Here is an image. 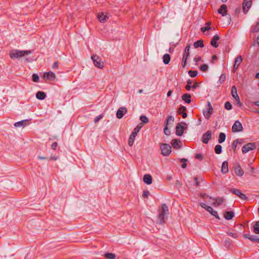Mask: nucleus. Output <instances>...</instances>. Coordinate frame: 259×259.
I'll list each match as a JSON object with an SVG mask.
<instances>
[{"label": "nucleus", "mask_w": 259, "mask_h": 259, "mask_svg": "<svg viewBox=\"0 0 259 259\" xmlns=\"http://www.w3.org/2000/svg\"><path fill=\"white\" fill-rule=\"evenodd\" d=\"M31 53L30 51H20L18 50H13L10 53V57L12 59L18 58L29 54Z\"/></svg>", "instance_id": "1"}, {"label": "nucleus", "mask_w": 259, "mask_h": 259, "mask_svg": "<svg viewBox=\"0 0 259 259\" xmlns=\"http://www.w3.org/2000/svg\"><path fill=\"white\" fill-rule=\"evenodd\" d=\"M186 124L185 122H179L176 127V134L178 136H182L183 134L184 131L186 128Z\"/></svg>", "instance_id": "2"}, {"label": "nucleus", "mask_w": 259, "mask_h": 259, "mask_svg": "<svg viewBox=\"0 0 259 259\" xmlns=\"http://www.w3.org/2000/svg\"><path fill=\"white\" fill-rule=\"evenodd\" d=\"M91 59L93 61L95 66L99 68H102L104 66V62L101 61V59L96 55H93Z\"/></svg>", "instance_id": "3"}, {"label": "nucleus", "mask_w": 259, "mask_h": 259, "mask_svg": "<svg viewBox=\"0 0 259 259\" xmlns=\"http://www.w3.org/2000/svg\"><path fill=\"white\" fill-rule=\"evenodd\" d=\"M255 148L256 144L255 143H248L243 146L242 148V152L243 153H246L249 151L255 149Z\"/></svg>", "instance_id": "4"}, {"label": "nucleus", "mask_w": 259, "mask_h": 259, "mask_svg": "<svg viewBox=\"0 0 259 259\" xmlns=\"http://www.w3.org/2000/svg\"><path fill=\"white\" fill-rule=\"evenodd\" d=\"M213 108L209 102H207V107L205 110L203 111V115L206 119H209L212 114Z\"/></svg>", "instance_id": "5"}, {"label": "nucleus", "mask_w": 259, "mask_h": 259, "mask_svg": "<svg viewBox=\"0 0 259 259\" xmlns=\"http://www.w3.org/2000/svg\"><path fill=\"white\" fill-rule=\"evenodd\" d=\"M243 129L242 124L239 121H236L232 127V131L234 133L242 131Z\"/></svg>", "instance_id": "6"}, {"label": "nucleus", "mask_w": 259, "mask_h": 259, "mask_svg": "<svg viewBox=\"0 0 259 259\" xmlns=\"http://www.w3.org/2000/svg\"><path fill=\"white\" fill-rule=\"evenodd\" d=\"M231 94L232 97L238 101L239 106H241L242 104L239 100V97L237 94V89L235 86H233L231 89Z\"/></svg>", "instance_id": "7"}, {"label": "nucleus", "mask_w": 259, "mask_h": 259, "mask_svg": "<svg viewBox=\"0 0 259 259\" xmlns=\"http://www.w3.org/2000/svg\"><path fill=\"white\" fill-rule=\"evenodd\" d=\"M43 77L45 80H49L50 81H54L56 78V75L52 71L46 72L44 74Z\"/></svg>", "instance_id": "8"}, {"label": "nucleus", "mask_w": 259, "mask_h": 259, "mask_svg": "<svg viewBox=\"0 0 259 259\" xmlns=\"http://www.w3.org/2000/svg\"><path fill=\"white\" fill-rule=\"evenodd\" d=\"M171 152V147L170 145L163 143V155L167 156Z\"/></svg>", "instance_id": "9"}, {"label": "nucleus", "mask_w": 259, "mask_h": 259, "mask_svg": "<svg viewBox=\"0 0 259 259\" xmlns=\"http://www.w3.org/2000/svg\"><path fill=\"white\" fill-rule=\"evenodd\" d=\"M252 0H244L243 3V11L244 13L248 12L249 9L252 5Z\"/></svg>", "instance_id": "10"}, {"label": "nucleus", "mask_w": 259, "mask_h": 259, "mask_svg": "<svg viewBox=\"0 0 259 259\" xmlns=\"http://www.w3.org/2000/svg\"><path fill=\"white\" fill-rule=\"evenodd\" d=\"M211 137V133L210 131H208L206 133H204L202 137V141L205 144H207Z\"/></svg>", "instance_id": "11"}, {"label": "nucleus", "mask_w": 259, "mask_h": 259, "mask_svg": "<svg viewBox=\"0 0 259 259\" xmlns=\"http://www.w3.org/2000/svg\"><path fill=\"white\" fill-rule=\"evenodd\" d=\"M127 112V109L125 107L119 108L116 112V117L117 118L120 119L122 118L124 114Z\"/></svg>", "instance_id": "12"}, {"label": "nucleus", "mask_w": 259, "mask_h": 259, "mask_svg": "<svg viewBox=\"0 0 259 259\" xmlns=\"http://www.w3.org/2000/svg\"><path fill=\"white\" fill-rule=\"evenodd\" d=\"M98 19L101 23L105 22L108 19V14H105L103 13L99 14L97 16Z\"/></svg>", "instance_id": "13"}, {"label": "nucleus", "mask_w": 259, "mask_h": 259, "mask_svg": "<svg viewBox=\"0 0 259 259\" xmlns=\"http://www.w3.org/2000/svg\"><path fill=\"white\" fill-rule=\"evenodd\" d=\"M209 198L214 200L213 205L215 207L220 206L224 201V199L222 197L212 198V197H209Z\"/></svg>", "instance_id": "14"}, {"label": "nucleus", "mask_w": 259, "mask_h": 259, "mask_svg": "<svg viewBox=\"0 0 259 259\" xmlns=\"http://www.w3.org/2000/svg\"><path fill=\"white\" fill-rule=\"evenodd\" d=\"M220 39V36L218 34H215L213 36L210 41V45L214 48H218L219 45L217 41Z\"/></svg>", "instance_id": "15"}, {"label": "nucleus", "mask_w": 259, "mask_h": 259, "mask_svg": "<svg viewBox=\"0 0 259 259\" xmlns=\"http://www.w3.org/2000/svg\"><path fill=\"white\" fill-rule=\"evenodd\" d=\"M242 61V58L241 56H238L235 60L234 64V68H233V71H235L236 69L238 68L240 64Z\"/></svg>", "instance_id": "16"}, {"label": "nucleus", "mask_w": 259, "mask_h": 259, "mask_svg": "<svg viewBox=\"0 0 259 259\" xmlns=\"http://www.w3.org/2000/svg\"><path fill=\"white\" fill-rule=\"evenodd\" d=\"M152 180V177L150 174H145L143 177V181L147 185L151 184Z\"/></svg>", "instance_id": "17"}, {"label": "nucleus", "mask_w": 259, "mask_h": 259, "mask_svg": "<svg viewBox=\"0 0 259 259\" xmlns=\"http://www.w3.org/2000/svg\"><path fill=\"white\" fill-rule=\"evenodd\" d=\"M174 122V117L171 116H168L166 119L165 126L171 127Z\"/></svg>", "instance_id": "18"}, {"label": "nucleus", "mask_w": 259, "mask_h": 259, "mask_svg": "<svg viewBox=\"0 0 259 259\" xmlns=\"http://www.w3.org/2000/svg\"><path fill=\"white\" fill-rule=\"evenodd\" d=\"M171 144L176 149H180L181 147V142L179 140L174 139L171 142Z\"/></svg>", "instance_id": "19"}, {"label": "nucleus", "mask_w": 259, "mask_h": 259, "mask_svg": "<svg viewBox=\"0 0 259 259\" xmlns=\"http://www.w3.org/2000/svg\"><path fill=\"white\" fill-rule=\"evenodd\" d=\"M218 12L219 14H221L222 16H225L227 12L226 5L225 4L222 5L218 9Z\"/></svg>", "instance_id": "20"}, {"label": "nucleus", "mask_w": 259, "mask_h": 259, "mask_svg": "<svg viewBox=\"0 0 259 259\" xmlns=\"http://www.w3.org/2000/svg\"><path fill=\"white\" fill-rule=\"evenodd\" d=\"M234 171L236 175L239 177L242 176L244 174L243 170L239 164L235 166Z\"/></svg>", "instance_id": "21"}, {"label": "nucleus", "mask_w": 259, "mask_h": 259, "mask_svg": "<svg viewBox=\"0 0 259 259\" xmlns=\"http://www.w3.org/2000/svg\"><path fill=\"white\" fill-rule=\"evenodd\" d=\"M244 237L254 242H259V238L255 235L245 234Z\"/></svg>", "instance_id": "22"}, {"label": "nucleus", "mask_w": 259, "mask_h": 259, "mask_svg": "<svg viewBox=\"0 0 259 259\" xmlns=\"http://www.w3.org/2000/svg\"><path fill=\"white\" fill-rule=\"evenodd\" d=\"M186 108L184 106H181L178 110V113L179 114L182 115L183 118H185L187 116V114L186 113Z\"/></svg>", "instance_id": "23"}, {"label": "nucleus", "mask_w": 259, "mask_h": 259, "mask_svg": "<svg viewBox=\"0 0 259 259\" xmlns=\"http://www.w3.org/2000/svg\"><path fill=\"white\" fill-rule=\"evenodd\" d=\"M206 210L209 212L212 215L215 217V218L217 219H220V217L218 214V212L217 211L213 209V208L209 206L208 207H207Z\"/></svg>", "instance_id": "24"}, {"label": "nucleus", "mask_w": 259, "mask_h": 259, "mask_svg": "<svg viewBox=\"0 0 259 259\" xmlns=\"http://www.w3.org/2000/svg\"><path fill=\"white\" fill-rule=\"evenodd\" d=\"M29 120H23L18 122H16L14 124L15 126L16 127H20V126H24L28 124Z\"/></svg>", "instance_id": "25"}, {"label": "nucleus", "mask_w": 259, "mask_h": 259, "mask_svg": "<svg viewBox=\"0 0 259 259\" xmlns=\"http://www.w3.org/2000/svg\"><path fill=\"white\" fill-rule=\"evenodd\" d=\"M234 216V213L232 211H226L224 215V218L227 220H231Z\"/></svg>", "instance_id": "26"}, {"label": "nucleus", "mask_w": 259, "mask_h": 259, "mask_svg": "<svg viewBox=\"0 0 259 259\" xmlns=\"http://www.w3.org/2000/svg\"><path fill=\"white\" fill-rule=\"evenodd\" d=\"M221 171L223 174H226L228 172V163L227 161L223 162Z\"/></svg>", "instance_id": "27"}, {"label": "nucleus", "mask_w": 259, "mask_h": 259, "mask_svg": "<svg viewBox=\"0 0 259 259\" xmlns=\"http://www.w3.org/2000/svg\"><path fill=\"white\" fill-rule=\"evenodd\" d=\"M143 124L142 123L139 124L133 131L131 135H132V137L135 136L136 137L138 133L142 127Z\"/></svg>", "instance_id": "28"}, {"label": "nucleus", "mask_w": 259, "mask_h": 259, "mask_svg": "<svg viewBox=\"0 0 259 259\" xmlns=\"http://www.w3.org/2000/svg\"><path fill=\"white\" fill-rule=\"evenodd\" d=\"M46 97V94L45 93L42 91H38L36 94V98L40 100H44Z\"/></svg>", "instance_id": "29"}, {"label": "nucleus", "mask_w": 259, "mask_h": 259, "mask_svg": "<svg viewBox=\"0 0 259 259\" xmlns=\"http://www.w3.org/2000/svg\"><path fill=\"white\" fill-rule=\"evenodd\" d=\"M191 95L188 94H185L182 97V99L184 101H185V102L187 103H191Z\"/></svg>", "instance_id": "30"}, {"label": "nucleus", "mask_w": 259, "mask_h": 259, "mask_svg": "<svg viewBox=\"0 0 259 259\" xmlns=\"http://www.w3.org/2000/svg\"><path fill=\"white\" fill-rule=\"evenodd\" d=\"M170 60V56L168 54H165L163 56V62L165 64H167L169 63Z\"/></svg>", "instance_id": "31"}, {"label": "nucleus", "mask_w": 259, "mask_h": 259, "mask_svg": "<svg viewBox=\"0 0 259 259\" xmlns=\"http://www.w3.org/2000/svg\"><path fill=\"white\" fill-rule=\"evenodd\" d=\"M194 47L195 48H198L199 47L203 48L204 47V44L202 40H198L195 41L194 43Z\"/></svg>", "instance_id": "32"}, {"label": "nucleus", "mask_w": 259, "mask_h": 259, "mask_svg": "<svg viewBox=\"0 0 259 259\" xmlns=\"http://www.w3.org/2000/svg\"><path fill=\"white\" fill-rule=\"evenodd\" d=\"M190 46L188 45L185 48L184 52L183 53V58H188V56H189V51H190Z\"/></svg>", "instance_id": "33"}, {"label": "nucleus", "mask_w": 259, "mask_h": 259, "mask_svg": "<svg viewBox=\"0 0 259 259\" xmlns=\"http://www.w3.org/2000/svg\"><path fill=\"white\" fill-rule=\"evenodd\" d=\"M168 213V209L167 206L165 204H163V223L164 222L165 215Z\"/></svg>", "instance_id": "34"}, {"label": "nucleus", "mask_w": 259, "mask_h": 259, "mask_svg": "<svg viewBox=\"0 0 259 259\" xmlns=\"http://www.w3.org/2000/svg\"><path fill=\"white\" fill-rule=\"evenodd\" d=\"M226 135L224 133H221L219 135L218 142L219 143H222L225 141Z\"/></svg>", "instance_id": "35"}, {"label": "nucleus", "mask_w": 259, "mask_h": 259, "mask_svg": "<svg viewBox=\"0 0 259 259\" xmlns=\"http://www.w3.org/2000/svg\"><path fill=\"white\" fill-rule=\"evenodd\" d=\"M230 192L232 193L233 194L237 195V196L239 197V195L241 194V192L240 190L235 189V188H232L230 189Z\"/></svg>", "instance_id": "36"}, {"label": "nucleus", "mask_w": 259, "mask_h": 259, "mask_svg": "<svg viewBox=\"0 0 259 259\" xmlns=\"http://www.w3.org/2000/svg\"><path fill=\"white\" fill-rule=\"evenodd\" d=\"M253 232L255 234H259V221H257L253 226Z\"/></svg>", "instance_id": "37"}, {"label": "nucleus", "mask_w": 259, "mask_h": 259, "mask_svg": "<svg viewBox=\"0 0 259 259\" xmlns=\"http://www.w3.org/2000/svg\"><path fill=\"white\" fill-rule=\"evenodd\" d=\"M104 256L108 259H115V255L112 253H106L104 254Z\"/></svg>", "instance_id": "38"}, {"label": "nucleus", "mask_w": 259, "mask_h": 259, "mask_svg": "<svg viewBox=\"0 0 259 259\" xmlns=\"http://www.w3.org/2000/svg\"><path fill=\"white\" fill-rule=\"evenodd\" d=\"M222 149V147L221 145H216L215 147V148H214V151H215V153L218 154L221 153Z\"/></svg>", "instance_id": "39"}, {"label": "nucleus", "mask_w": 259, "mask_h": 259, "mask_svg": "<svg viewBox=\"0 0 259 259\" xmlns=\"http://www.w3.org/2000/svg\"><path fill=\"white\" fill-rule=\"evenodd\" d=\"M259 31V21L256 23V24L254 26L252 29H251V32L254 33L258 32Z\"/></svg>", "instance_id": "40"}, {"label": "nucleus", "mask_w": 259, "mask_h": 259, "mask_svg": "<svg viewBox=\"0 0 259 259\" xmlns=\"http://www.w3.org/2000/svg\"><path fill=\"white\" fill-rule=\"evenodd\" d=\"M140 120L142 121V123H141L142 124V123H147L149 121L148 118L146 116H144V115H142L140 116Z\"/></svg>", "instance_id": "41"}, {"label": "nucleus", "mask_w": 259, "mask_h": 259, "mask_svg": "<svg viewBox=\"0 0 259 259\" xmlns=\"http://www.w3.org/2000/svg\"><path fill=\"white\" fill-rule=\"evenodd\" d=\"M135 137V136L132 137V135H130L128 139V145L130 146L133 145Z\"/></svg>", "instance_id": "42"}, {"label": "nucleus", "mask_w": 259, "mask_h": 259, "mask_svg": "<svg viewBox=\"0 0 259 259\" xmlns=\"http://www.w3.org/2000/svg\"><path fill=\"white\" fill-rule=\"evenodd\" d=\"M238 143H242V142H240L239 140L238 139H236L233 141L232 144V148L234 151L235 150Z\"/></svg>", "instance_id": "43"}, {"label": "nucleus", "mask_w": 259, "mask_h": 259, "mask_svg": "<svg viewBox=\"0 0 259 259\" xmlns=\"http://www.w3.org/2000/svg\"><path fill=\"white\" fill-rule=\"evenodd\" d=\"M197 71H193V70H189L188 71L189 75L192 77H195L197 75Z\"/></svg>", "instance_id": "44"}, {"label": "nucleus", "mask_w": 259, "mask_h": 259, "mask_svg": "<svg viewBox=\"0 0 259 259\" xmlns=\"http://www.w3.org/2000/svg\"><path fill=\"white\" fill-rule=\"evenodd\" d=\"M208 68V65L205 64H203L201 65L200 67V69L203 72L206 71L207 70Z\"/></svg>", "instance_id": "45"}, {"label": "nucleus", "mask_w": 259, "mask_h": 259, "mask_svg": "<svg viewBox=\"0 0 259 259\" xmlns=\"http://www.w3.org/2000/svg\"><path fill=\"white\" fill-rule=\"evenodd\" d=\"M225 108L228 110H231L232 108V104L230 103V102H229V101H227L225 103Z\"/></svg>", "instance_id": "46"}, {"label": "nucleus", "mask_w": 259, "mask_h": 259, "mask_svg": "<svg viewBox=\"0 0 259 259\" xmlns=\"http://www.w3.org/2000/svg\"><path fill=\"white\" fill-rule=\"evenodd\" d=\"M39 76L37 74H33L32 75V80L34 82H38L39 81Z\"/></svg>", "instance_id": "47"}, {"label": "nucleus", "mask_w": 259, "mask_h": 259, "mask_svg": "<svg viewBox=\"0 0 259 259\" xmlns=\"http://www.w3.org/2000/svg\"><path fill=\"white\" fill-rule=\"evenodd\" d=\"M225 79H226V75H225V74H222L220 76V78H219L220 83L221 84H222V83H223L225 81Z\"/></svg>", "instance_id": "48"}, {"label": "nucleus", "mask_w": 259, "mask_h": 259, "mask_svg": "<svg viewBox=\"0 0 259 259\" xmlns=\"http://www.w3.org/2000/svg\"><path fill=\"white\" fill-rule=\"evenodd\" d=\"M149 195H150V192H149V191H148V190H144L143 192L142 197L143 198H148V196H149Z\"/></svg>", "instance_id": "49"}, {"label": "nucleus", "mask_w": 259, "mask_h": 259, "mask_svg": "<svg viewBox=\"0 0 259 259\" xmlns=\"http://www.w3.org/2000/svg\"><path fill=\"white\" fill-rule=\"evenodd\" d=\"M181 162H183V163L182 164V167L183 168H185L187 166V163H186V162L187 161V160L185 158H183L181 160Z\"/></svg>", "instance_id": "50"}, {"label": "nucleus", "mask_w": 259, "mask_h": 259, "mask_svg": "<svg viewBox=\"0 0 259 259\" xmlns=\"http://www.w3.org/2000/svg\"><path fill=\"white\" fill-rule=\"evenodd\" d=\"M169 128V127L165 126L164 128L163 129V131H164V134L165 135H170V131L168 129Z\"/></svg>", "instance_id": "51"}, {"label": "nucleus", "mask_w": 259, "mask_h": 259, "mask_svg": "<svg viewBox=\"0 0 259 259\" xmlns=\"http://www.w3.org/2000/svg\"><path fill=\"white\" fill-rule=\"evenodd\" d=\"M103 118L102 115H99V116L96 117V118L94 119V122L95 123L98 122L101 119Z\"/></svg>", "instance_id": "52"}, {"label": "nucleus", "mask_w": 259, "mask_h": 259, "mask_svg": "<svg viewBox=\"0 0 259 259\" xmlns=\"http://www.w3.org/2000/svg\"><path fill=\"white\" fill-rule=\"evenodd\" d=\"M195 158L197 159L202 160L203 158L202 155L200 153L195 154Z\"/></svg>", "instance_id": "53"}, {"label": "nucleus", "mask_w": 259, "mask_h": 259, "mask_svg": "<svg viewBox=\"0 0 259 259\" xmlns=\"http://www.w3.org/2000/svg\"><path fill=\"white\" fill-rule=\"evenodd\" d=\"M187 58H183L182 59V65L183 67H185L186 65V62H187Z\"/></svg>", "instance_id": "54"}, {"label": "nucleus", "mask_w": 259, "mask_h": 259, "mask_svg": "<svg viewBox=\"0 0 259 259\" xmlns=\"http://www.w3.org/2000/svg\"><path fill=\"white\" fill-rule=\"evenodd\" d=\"M210 29V27H203L201 28V30L202 32H204L205 31H208Z\"/></svg>", "instance_id": "55"}, {"label": "nucleus", "mask_w": 259, "mask_h": 259, "mask_svg": "<svg viewBox=\"0 0 259 259\" xmlns=\"http://www.w3.org/2000/svg\"><path fill=\"white\" fill-rule=\"evenodd\" d=\"M58 146V143L57 142H54L52 145H51V148L53 150H56V148Z\"/></svg>", "instance_id": "56"}, {"label": "nucleus", "mask_w": 259, "mask_h": 259, "mask_svg": "<svg viewBox=\"0 0 259 259\" xmlns=\"http://www.w3.org/2000/svg\"><path fill=\"white\" fill-rule=\"evenodd\" d=\"M158 220L159 224L162 223V211H159L158 213Z\"/></svg>", "instance_id": "57"}, {"label": "nucleus", "mask_w": 259, "mask_h": 259, "mask_svg": "<svg viewBox=\"0 0 259 259\" xmlns=\"http://www.w3.org/2000/svg\"><path fill=\"white\" fill-rule=\"evenodd\" d=\"M239 197L242 200H245L247 199V197L246 196V195L242 193H241V194L239 195Z\"/></svg>", "instance_id": "58"}, {"label": "nucleus", "mask_w": 259, "mask_h": 259, "mask_svg": "<svg viewBox=\"0 0 259 259\" xmlns=\"http://www.w3.org/2000/svg\"><path fill=\"white\" fill-rule=\"evenodd\" d=\"M229 235L230 236H231V237H232L233 238H237L238 237V235L237 234H234V233H233L232 232L229 233Z\"/></svg>", "instance_id": "59"}, {"label": "nucleus", "mask_w": 259, "mask_h": 259, "mask_svg": "<svg viewBox=\"0 0 259 259\" xmlns=\"http://www.w3.org/2000/svg\"><path fill=\"white\" fill-rule=\"evenodd\" d=\"M200 205L203 208H204L206 210L207 209V207H208L209 206H207L206 204H205L204 203H200Z\"/></svg>", "instance_id": "60"}, {"label": "nucleus", "mask_w": 259, "mask_h": 259, "mask_svg": "<svg viewBox=\"0 0 259 259\" xmlns=\"http://www.w3.org/2000/svg\"><path fill=\"white\" fill-rule=\"evenodd\" d=\"M194 181L195 182V185L196 186H198L199 184V182L198 181V178L197 177H195L194 178Z\"/></svg>", "instance_id": "61"}, {"label": "nucleus", "mask_w": 259, "mask_h": 259, "mask_svg": "<svg viewBox=\"0 0 259 259\" xmlns=\"http://www.w3.org/2000/svg\"><path fill=\"white\" fill-rule=\"evenodd\" d=\"M52 67L53 68H57L58 67V62H55L53 64V66H52Z\"/></svg>", "instance_id": "62"}, {"label": "nucleus", "mask_w": 259, "mask_h": 259, "mask_svg": "<svg viewBox=\"0 0 259 259\" xmlns=\"http://www.w3.org/2000/svg\"><path fill=\"white\" fill-rule=\"evenodd\" d=\"M225 243L227 245H230L231 244V240L229 238L225 240Z\"/></svg>", "instance_id": "63"}, {"label": "nucleus", "mask_w": 259, "mask_h": 259, "mask_svg": "<svg viewBox=\"0 0 259 259\" xmlns=\"http://www.w3.org/2000/svg\"><path fill=\"white\" fill-rule=\"evenodd\" d=\"M194 60L197 63L198 61L201 60V57H195L194 59Z\"/></svg>", "instance_id": "64"}]
</instances>
